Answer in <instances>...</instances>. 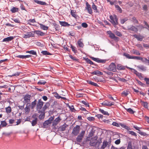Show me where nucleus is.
<instances>
[{
    "label": "nucleus",
    "mask_w": 149,
    "mask_h": 149,
    "mask_svg": "<svg viewBox=\"0 0 149 149\" xmlns=\"http://www.w3.org/2000/svg\"><path fill=\"white\" fill-rule=\"evenodd\" d=\"M110 22L114 25L116 26L118 24V19L117 16L115 15H113V16L110 15Z\"/></svg>",
    "instance_id": "nucleus-1"
},
{
    "label": "nucleus",
    "mask_w": 149,
    "mask_h": 149,
    "mask_svg": "<svg viewBox=\"0 0 149 149\" xmlns=\"http://www.w3.org/2000/svg\"><path fill=\"white\" fill-rule=\"evenodd\" d=\"M106 69L109 71L116 72L117 71L116 66L114 63H111Z\"/></svg>",
    "instance_id": "nucleus-2"
},
{
    "label": "nucleus",
    "mask_w": 149,
    "mask_h": 149,
    "mask_svg": "<svg viewBox=\"0 0 149 149\" xmlns=\"http://www.w3.org/2000/svg\"><path fill=\"white\" fill-rule=\"evenodd\" d=\"M80 130V126L76 125L75 127H74L72 130V134L74 136H77L79 133Z\"/></svg>",
    "instance_id": "nucleus-3"
},
{
    "label": "nucleus",
    "mask_w": 149,
    "mask_h": 149,
    "mask_svg": "<svg viewBox=\"0 0 149 149\" xmlns=\"http://www.w3.org/2000/svg\"><path fill=\"white\" fill-rule=\"evenodd\" d=\"M85 133V131H82L77 136L76 139V140L78 142L80 143L81 142L84 136Z\"/></svg>",
    "instance_id": "nucleus-4"
},
{
    "label": "nucleus",
    "mask_w": 149,
    "mask_h": 149,
    "mask_svg": "<svg viewBox=\"0 0 149 149\" xmlns=\"http://www.w3.org/2000/svg\"><path fill=\"white\" fill-rule=\"evenodd\" d=\"M34 37V34L33 32H27L25 34H23L22 36L23 38L26 39Z\"/></svg>",
    "instance_id": "nucleus-5"
},
{
    "label": "nucleus",
    "mask_w": 149,
    "mask_h": 149,
    "mask_svg": "<svg viewBox=\"0 0 149 149\" xmlns=\"http://www.w3.org/2000/svg\"><path fill=\"white\" fill-rule=\"evenodd\" d=\"M107 33L109 35V37L111 39L114 40H118L119 38L118 37L116 36L111 31H107Z\"/></svg>",
    "instance_id": "nucleus-6"
},
{
    "label": "nucleus",
    "mask_w": 149,
    "mask_h": 149,
    "mask_svg": "<svg viewBox=\"0 0 149 149\" xmlns=\"http://www.w3.org/2000/svg\"><path fill=\"white\" fill-rule=\"evenodd\" d=\"M44 102L41 100V99L39 100L38 102L36 105V109L37 110H40L42 108Z\"/></svg>",
    "instance_id": "nucleus-7"
},
{
    "label": "nucleus",
    "mask_w": 149,
    "mask_h": 149,
    "mask_svg": "<svg viewBox=\"0 0 149 149\" xmlns=\"http://www.w3.org/2000/svg\"><path fill=\"white\" fill-rule=\"evenodd\" d=\"M91 58L93 60L98 63H105L106 62L105 60L101 59L98 58H95L94 57H91Z\"/></svg>",
    "instance_id": "nucleus-8"
},
{
    "label": "nucleus",
    "mask_w": 149,
    "mask_h": 149,
    "mask_svg": "<svg viewBox=\"0 0 149 149\" xmlns=\"http://www.w3.org/2000/svg\"><path fill=\"white\" fill-rule=\"evenodd\" d=\"M114 102H111L109 101L105 100L104 101L102 104L104 106H111L114 104Z\"/></svg>",
    "instance_id": "nucleus-9"
},
{
    "label": "nucleus",
    "mask_w": 149,
    "mask_h": 149,
    "mask_svg": "<svg viewBox=\"0 0 149 149\" xmlns=\"http://www.w3.org/2000/svg\"><path fill=\"white\" fill-rule=\"evenodd\" d=\"M86 9L87 10L88 12L90 14L92 15L93 13L92 10L91 8V5L88 2L86 3Z\"/></svg>",
    "instance_id": "nucleus-10"
},
{
    "label": "nucleus",
    "mask_w": 149,
    "mask_h": 149,
    "mask_svg": "<svg viewBox=\"0 0 149 149\" xmlns=\"http://www.w3.org/2000/svg\"><path fill=\"white\" fill-rule=\"evenodd\" d=\"M31 95L28 94L25 95L24 97V99L25 103H29L30 102Z\"/></svg>",
    "instance_id": "nucleus-11"
},
{
    "label": "nucleus",
    "mask_w": 149,
    "mask_h": 149,
    "mask_svg": "<svg viewBox=\"0 0 149 149\" xmlns=\"http://www.w3.org/2000/svg\"><path fill=\"white\" fill-rule=\"evenodd\" d=\"M126 68H128L127 66L122 65L120 64H118L116 66V69L118 70H124Z\"/></svg>",
    "instance_id": "nucleus-12"
},
{
    "label": "nucleus",
    "mask_w": 149,
    "mask_h": 149,
    "mask_svg": "<svg viewBox=\"0 0 149 149\" xmlns=\"http://www.w3.org/2000/svg\"><path fill=\"white\" fill-rule=\"evenodd\" d=\"M135 38H136L138 40L141 41L143 40V39L144 38L143 36L141 35H140L134 34L132 36Z\"/></svg>",
    "instance_id": "nucleus-13"
},
{
    "label": "nucleus",
    "mask_w": 149,
    "mask_h": 149,
    "mask_svg": "<svg viewBox=\"0 0 149 149\" xmlns=\"http://www.w3.org/2000/svg\"><path fill=\"white\" fill-rule=\"evenodd\" d=\"M127 28L128 30H130L135 32H137L138 31L137 28L133 25L128 26Z\"/></svg>",
    "instance_id": "nucleus-14"
},
{
    "label": "nucleus",
    "mask_w": 149,
    "mask_h": 149,
    "mask_svg": "<svg viewBox=\"0 0 149 149\" xmlns=\"http://www.w3.org/2000/svg\"><path fill=\"white\" fill-rule=\"evenodd\" d=\"M91 74L93 75H103V73L98 70H96L91 72Z\"/></svg>",
    "instance_id": "nucleus-15"
},
{
    "label": "nucleus",
    "mask_w": 149,
    "mask_h": 149,
    "mask_svg": "<svg viewBox=\"0 0 149 149\" xmlns=\"http://www.w3.org/2000/svg\"><path fill=\"white\" fill-rule=\"evenodd\" d=\"M130 69H132L131 68H130ZM133 72L136 74V76H138L139 78H143V76H142V74L141 73H139L137 72L136 70L135 69H133Z\"/></svg>",
    "instance_id": "nucleus-16"
},
{
    "label": "nucleus",
    "mask_w": 149,
    "mask_h": 149,
    "mask_svg": "<svg viewBox=\"0 0 149 149\" xmlns=\"http://www.w3.org/2000/svg\"><path fill=\"white\" fill-rule=\"evenodd\" d=\"M14 38L13 36H10L4 38L2 42H9L11 41Z\"/></svg>",
    "instance_id": "nucleus-17"
},
{
    "label": "nucleus",
    "mask_w": 149,
    "mask_h": 149,
    "mask_svg": "<svg viewBox=\"0 0 149 149\" xmlns=\"http://www.w3.org/2000/svg\"><path fill=\"white\" fill-rule=\"evenodd\" d=\"M108 142L106 141H104L102 143V144L100 149H104L108 145Z\"/></svg>",
    "instance_id": "nucleus-18"
},
{
    "label": "nucleus",
    "mask_w": 149,
    "mask_h": 149,
    "mask_svg": "<svg viewBox=\"0 0 149 149\" xmlns=\"http://www.w3.org/2000/svg\"><path fill=\"white\" fill-rule=\"evenodd\" d=\"M34 1L35 3L40 5H47V3L45 2L39 1L38 0H34Z\"/></svg>",
    "instance_id": "nucleus-19"
},
{
    "label": "nucleus",
    "mask_w": 149,
    "mask_h": 149,
    "mask_svg": "<svg viewBox=\"0 0 149 149\" xmlns=\"http://www.w3.org/2000/svg\"><path fill=\"white\" fill-rule=\"evenodd\" d=\"M137 60H141L142 62H144V58H142L140 56H133V59Z\"/></svg>",
    "instance_id": "nucleus-20"
},
{
    "label": "nucleus",
    "mask_w": 149,
    "mask_h": 149,
    "mask_svg": "<svg viewBox=\"0 0 149 149\" xmlns=\"http://www.w3.org/2000/svg\"><path fill=\"white\" fill-rule=\"evenodd\" d=\"M36 33L40 36H44L45 33L40 31H34Z\"/></svg>",
    "instance_id": "nucleus-21"
},
{
    "label": "nucleus",
    "mask_w": 149,
    "mask_h": 149,
    "mask_svg": "<svg viewBox=\"0 0 149 149\" xmlns=\"http://www.w3.org/2000/svg\"><path fill=\"white\" fill-rule=\"evenodd\" d=\"M60 24L63 26H70V24H68L67 22H65L59 21Z\"/></svg>",
    "instance_id": "nucleus-22"
},
{
    "label": "nucleus",
    "mask_w": 149,
    "mask_h": 149,
    "mask_svg": "<svg viewBox=\"0 0 149 149\" xmlns=\"http://www.w3.org/2000/svg\"><path fill=\"white\" fill-rule=\"evenodd\" d=\"M92 9L94 10L95 12L96 13H99L98 10L97 9V6L95 5V3L93 2L92 6Z\"/></svg>",
    "instance_id": "nucleus-23"
},
{
    "label": "nucleus",
    "mask_w": 149,
    "mask_h": 149,
    "mask_svg": "<svg viewBox=\"0 0 149 149\" xmlns=\"http://www.w3.org/2000/svg\"><path fill=\"white\" fill-rule=\"evenodd\" d=\"M41 29L45 30H47L48 29V27L45 26L41 24H39Z\"/></svg>",
    "instance_id": "nucleus-24"
},
{
    "label": "nucleus",
    "mask_w": 149,
    "mask_h": 149,
    "mask_svg": "<svg viewBox=\"0 0 149 149\" xmlns=\"http://www.w3.org/2000/svg\"><path fill=\"white\" fill-rule=\"evenodd\" d=\"M99 111L104 115H107L108 116L109 115V113L107 111H105L103 109H99Z\"/></svg>",
    "instance_id": "nucleus-25"
},
{
    "label": "nucleus",
    "mask_w": 149,
    "mask_h": 149,
    "mask_svg": "<svg viewBox=\"0 0 149 149\" xmlns=\"http://www.w3.org/2000/svg\"><path fill=\"white\" fill-rule=\"evenodd\" d=\"M103 72L106 74L109 75L110 77L112 76L114 74L112 72V71H103Z\"/></svg>",
    "instance_id": "nucleus-26"
},
{
    "label": "nucleus",
    "mask_w": 149,
    "mask_h": 149,
    "mask_svg": "<svg viewBox=\"0 0 149 149\" xmlns=\"http://www.w3.org/2000/svg\"><path fill=\"white\" fill-rule=\"evenodd\" d=\"M19 10V8L15 7H13L11 9L10 11L13 13H14L16 12H18Z\"/></svg>",
    "instance_id": "nucleus-27"
},
{
    "label": "nucleus",
    "mask_w": 149,
    "mask_h": 149,
    "mask_svg": "<svg viewBox=\"0 0 149 149\" xmlns=\"http://www.w3.org/2000/svg\"><path fill=\"white\" fill-rule=\"evenodd\" d=\"M123 55L128 59H133V56H130L128 53H123Z\"/></svg>",
    "instance_id": "nucleus-28"
},
{
    "label": "nucleus",
    "mask_w": 149,
    "mask_h": 149,
    "mask_svg": "<svg viewBox=\"0 0 149 149\" xmlns=\"http://www.w3.org/2000/svg\"><path fill=\"white\" fill-rule=\"evenodd\" d=\"M81 39H79L78 40L77 44L79 47H83L84 45L83 42L81 41Z\"/></svg>",
    "instance_id": "nucleus-29"
},
{
    "label": "nucleus",
    "mask_w": 149,
    "mask_h": 149,
    "mask_svg": "<svg viewBox=\"0 0 149 149\" xmlns=\"http://www.w3.org/2000/svg\"><path fill=\"white\" fill-rule=\"evenodd\" d=\"M137 68L139 70H141L143 71H144L146 70V68L143 65L138 66Z\"/></svg>",
    "instance_id": "nucleus-30"
},
{
    "label": "nucleus",
    "mask_w": 149,
    "mask_h": 149,
    "mask_svg": "<svg viewBox=\"0 0 149 149\" xmlns=\"http://www.w3.org/2000/svg\"><path fill=\"white\" fill-rule=\"evenodd\" d=\"M76 13V12H74V10H71V15L75 18H77V16Z\"/></svg>",
    "instance_id": "nucleus-31"
},
{
    "label": "nucleus",
    "mask_w": 149,
    "mask_h": 149,
    "mask_svg": "<svg viewBox=\"0 0 149 149\" xmlns=\"http://www.w3.org/2000/svg\"><path fill=\"white\" fill-rule=\"evenodd\" d=\"M51 123L48 120L44 122L43 124V126L44 127H45L47 125Z\"/></svg>",
    "instance_id": "nucleus-32"
},
{
    "label": "nucleus",
    "mask_w": 149,
    "mask_h": 149,
    "mask_svg": "<svg viewBox=\"0 0 149 149\" xmlns=\"http://www.w3.org/2000/svg\"><path fill=\"white\" fill-rule=\"evenodd\" d=\"M28 104H27L26 107L24 109L25 111V114H28L30 111V109L29 107L28 106Z\"/></svg>",
    "instance_id": "nucleus-33"
},
{
    "label": "nucleus",
    "mask_w": 149,
    "mask_h": 149,
    "mask_svg": "<svg viewBox=\"0 0 149 149\" xmlns=\"http://www.w3.org/2000/svg\"><path fill=\"white\" fill-rule=\"evenodd\" d=\"M87 82L89 84H91V85H93V86L97 87L98 86V85L97 84L93 82H92L91 81H87Z\"/></svg>",
    "instance_id": "nucleus-34"
},
{
    "label": "nucleus",
    "mask_w": 149,
    "mask_h": 149,
    "mask_svg": "<svg viewBox=\"0 0 149 149\" xmlns=\"http://www.w3.org/2000/svg\"><path fill=\"white\" fill-rule=\"evenodd\" d=\"M49 105L50 104L49 103H46L42 108L43 111H45L47 108H48Z\"/></svg>",
    "instance_id": "nucleus-35"
},
{
    "label": "nucleus",
    "mask_w": 149,
    "mask_h": 149,
    "mask_svg": "<svg viewBox=\"0 0 149 149\" xmlns=\"http://www.w3.org/2000/svg\"><path fill=\"white\" fill-rule=\"evenodd\" d=\"M6 112L7 113H10L12 111L11 107L10 106H9L7 107L6 108Z\"/></svg>",
    "instance_id": "nucleus-36"
},
{
    "label": "nucleus",
    "mask_w": 149,
    "mask_h": 149,
    "mask_svg": "<svg viewBox=\"0 0 149 149\" xmlns=\"http://www.w3.org/2000/svg\"><path fill=\"white\" fill-rule=\"evenodd\" d=\"M26 53H29V54H30L32 55H37V53L36 52V51H34L33 50L29 51H26Z\"/></svg>",
    "instance_id": "nucleus-37"
},
{
    "label": "nucleus",
    "mask_w": 149,
    "mask_h": 149,
    "mask_svg": "<svg viewBox=\"0 0 149 149\" xmlns=\"http://www.w3.org/2000/svg\"><path fill=\"white\" fill-rule=\"evenodd\" d=\"M141 103L144 107L145 108H148V103L147 102L141 101Z\"/></svg>",
    "instance_id": "nucleus-38"
},
{
    "label": "nucleus",
    "mask_w": 149,
    "mask_h": 149,
    "mask_svg": "<svg viewBox=\"0 0 149 149\" xmlns=\"http://www.w3.org/2000/svg\"><path fill=\"white\" fill-rule=\"evenodd\" d=\"M53 94L54 95V96L57 99H59L61 97V96L56 92L53 93Z\"/></svg>",
    "instance_id": "nucleus-39"
},
{
    "label": "nucleus",
    "mask_w": 149,
    "mask_h": 149,
    "mask_svg": "<svg viewBox=\"0 0 149 149\" xmlns=\"http://www.w3.org/2000/svg\"><path fill=\"white\" fill-rule=\"evenodd\" d=\"M67 126L66 124H65L60 127V129L62 131H64L65 130Z\"/></svg>",
    "instance_id": "nucleus-40"
},
{
    "label": "nucleus",
    "mask_w": 149,
    "mask_h": 149,
    "mask_svg": "<svg viewBox=\"0 0 149 149\" xmlns=\"http://www.w3.org/2000/svg\"><path fill=\"white\" fill-rule=\"evenodd\" d=\"M130 92L127 90H125L122 93V95H124L125 96H127L130 93Z\"/></svg>",
    "instance_id": "nucleus-41"
},
{
    "label": "nucleus",
    "mask_w": 149,
    "mask_h": 149,
    "mask_svg": "<svg viewBox=\"0 0 149 149\" xmlns=\"http://www.w3.org/2000/svg\"><path fill=\"white\" fill-rule=\"evenodd\" d=\"M1 125L2 127H6L7 125L5 120L1 121Z\"/></svg>",
    "instance_id": "nucleus-42"
},
{
    "label": "nucleus",
    "mask_w": 149,
    "mask_h": 149,
    "mask_svg": "<svg viewBox=\"0 0 149 149\" xmlns=\"http://www.w3.org/2000/svg\"><path fill=\"white\" fill-rule=\"evenodd\" d=\"M128 19L127 17H125L123 19H120V23L121 24H123Z\"/></svg>",
    "instance_id": "nucleus-43"
},
{
    "label": "nucleus",
    "mask_w": 149,
    "mask_h": 149,
    "mask_svg": "<svg viewBox=\"0 0 149 149\" xmlns=\"http://www.w3.org/2000/svg\"><path fill=\"white\" fill-rule=\"evenodd\" d=\"M37 118L33 120L31 124L32 126H34L37 123Z\"/></svg>",
    "instance_id": "nucleus-44"
},
{
    "label": "nucleus",
    "mask_w": 149,
    "mask_h": 149,
    "mask_svg": "<svg viewBox=\"0 0 149 149\" xmlns=\"http://www.w3.org/2000/svg\"><path fill=\"white\" fill-rule=\"evenodd\" d=\"M126 111L131 114H133L134 112L131 108L125 109Z\"/></svg>",
    "instance_id": "nucleus-45"
},
{
    "label": "nucleus",
    "mask_w": 149,
    "mask_h": 149,
    "mask_svg": "<svg viewBox=\"0 0 149 149\" xmlns=\"http://www.w3.org/2000/svg\"><path fill=\"white\" fill-rule=\"evenodd\" d=\"M46 83V82L44 80H40L37 84L38 85H44Z\"/></svg>",
    "instance_id": "nucleus-46"
},
{
    "label": "nucleus",
    "mask_w": 149,
    "mask_h": 149,
    "mask_svg": "<svg viewBox=\"0 0 149 149\" xmlns=\"http://www.w3.org/2000/svg\"><path fill=\"white\" fill-rule=\"evenodd\" d=\"M41 53L44 55H50L51 54L47 51H42L41 52Z\"/></svg>",
    "instance_id": "nucleus-47"
},
{
    "label": "nucleus",
    "mask_w": 149,
    "mask_h": 149,
    "mask_svg": "<svg viewBox=\"0 0 149 149\" xmlns=\"http://www.w3.org/2000/svg\"><path fill=\"white\" fill-rule=\"evenodd\" d=\"M128 133L130 134H131L132 136H136V134L133 131H128Z\"/></svg>",
    "instance_id": "nucleus-48"
},
{
    "label": "nucleus",
    "mask_w": 149,
    "mask_h": 149,
    "mask_svg": "<svg viewBox=\"0 0 149 149\" xmlns=\"http://www.w3.org/2000/svg\"><path fill=\"white\" fill-rule=\"evenodd\" d=\"M115 7L117 9V10H118V11H119V12L120 13L122 12V10L119 6L115 5Z\"/></svg>",
    "instance_id": "nucleus-49"
},
{
    "label": "nucleus",
    "mask_w": 149,
    "mask_h": 149,
    "mask_svg": "<svg viewBox=\"0 0 149 149\" xmlns=\"http://www.w3.org/2000/svg\"><path fill=\"white\" fill-rule=\"evenodd\" d=\"M61 119L60 118L59 116H58L57 118L55 119L54 121V122H55L58 123L61 121Z\"/></svg>",
    "instance_id": "nucleus-50"
},
{
    "label": "nucleus",
    "mask_w": 149,
    "mask_h": 149,
    "mask_svg": "<svg viewBox=\"0 0 149 149\" xmlns=\"http://www.w3.org/2000/svg\"><path fill=\"white\" fill-rule=\"evenodd\" d=\"M86 61L87 63L91 65H94V63L91 60L88 58L86 59Z\"/></svg>",
    "instance_id": "nucleus-51"
},
{
    "label": "nucleus",
    "mask_w": 149,
    "mask_h": 149,
    "mask_svg": "<svg viewBox=\"0 0 149 149\" xmlns=\"http://www.w3.org/2000/svg\"><path fill=\"white\" fill-rule=\"evenodd\" d=\"M133 53L137 55H140V53L139 52L135 49L133 50Z\"/></svg>",
    "instance_id": "nucleus-52"
},
{
    "label": "nucleus",
    "mask_w": 149,
    "mask_h": 149,
    "mask_svg": "<svg viewBox=\"0 0 149 149\" xmlns=\"http://www.w3.org/2000/svg\"><path fill=\"white\" fill-rule=\"evenodd\" d=\"M132 21L135 23L138 24V21L135 17H133L132 18Z\"/></svg>",
    "instance_id": "nucleus-53"
},
{
    "label": "nucleus",
    "mask_w": 149,
    "mask_h": 149,
    "mask_svg": "<svg viewBox=\"0 0 149 149\" xmlns=\"http://www.w3.org/2000/svg\"><path fill=\"white\" fill-rule=\"evenodd\" d=\"M87 119L90 121H94L95 118L94 117H88L87 118Z\"/></svg>",
    "instance_id": "nucleus-54"
},
{
    "label": "nucleus",
    "mask_w": 149,
    "mask_h": 149,
    "mask_svg": "<svg viewBox=\"0 0 149 149\" xmlns=\"http://www.w3.org/2000/svg\"><path fill=\"white\" fill-rule=\"evenodd\" d=\"M36 100H35L34 101L31 102L32 108H34L36 104Z\"/></svg>",
    "instance_id": "nucleus-55"
},
{
    "label": "nucleus",
    "mask_w": 149,
    "mask_h": 149,
    "mask_svg": "<svg viewBox=\"0 0 149 149\" xmlns=\"http://www.w3.org/2000/svg\"><path fill=\"white\" fill-rule=\"evenodd\" d=\"M95 117H97L99 119H102L103 116L100 114H97L95 115Z\"/></svg>",
    "instance_id": "nucleus-56"
},
{
    "label": "nucleus",
    "mask_w": 149,
    "mask_h": 149,
    "mask_svg": "<svg viewBox=\"0 0 149 149\" xmlns=\"http://www.w3.org/2000/svg\"><path fill=\"white\" fill-rule=\"evenodd\" d=\"M115 34L118 36L121 37L122 36V34L119 31H116L115 32Z\"/></svg>",
    "instance_id": "nucleus-57"
},
{
    "label": "nucleus",
    "mask_w": 149,
    "mask_h": 149,
    "mask_svg": "<svg viewBox=\"0 0 149 149\" xmlns=\"http://www.w3.org/2000/svg\"><path fill=\"white\" fill-rule=\"evenodd\" d=\"M127 149H132V145L131 143H128Z\"/></svg>",
    "instance_id": "nucleus-58"
},
{
    "label": "nucleus",
    "mask_w": 149,
    "mask_h": 149,
    "mask_svg": "<svg viewBox=\"0 0 149 149\" xmlns=\"http://www.w3.org/2000/svg\"><path fill=\"white\" fill-rule=\"evenodd\" d=\"M144 80L146 82V84L149 86V78H145Z\"/></svg>",
    "instance_id": "nucleus-59"
},
{
    "label": "nucleus",
    "mask_w": 149,
    "mask_h": 149,
    "mask_svg": "<svg viewBox=\"0 0 149 149\" xmlns=\"http://www.w3.org/2000/svg\"><path fill=\"white\" fill-rule=\"evenodd\" d=\"M82 103L85 105L87 107H89V104L87 102H86L84 101H81Z\"/></svg>",
    "instance_id": "nucleus-60"
},
{
    "label": "nucleus",
    "mask_w": 149,
    "mask_h": 149,
    "mask_svg": "<svg viewBox=\"0 0 149 149\" xmlns=\"http://www.w3.org/2000/svg\"><path fill=\"white\" fill-rule=\"evenodd\" d=\"M45 116L44 113L42 114H40L39 116V118L41 120L44 118Z\"/></svg>",
    "instance_id": "nucleus-61"
},
{
    "label": "nucleus",
    "mask_w": 149,
    "mask_h": 149,
    "mask_svg": "<svg viewBox=\"0 0 149 149\" xmlns=\"http://www.w3.org/2000/svg\"><path fill=\"white\" fill-rule=\"evenodd\" d=\"M144 62L147 63L148 65H149V57L148 58V59L144 58Z\"/></svg>",
    "instance_id": "nucleus-62"
},
{
    "label": "nucleus",
    "mask_w": 149,
    "mask_h": 149,
    "mask_svg": "<svg viewBox=\"0 0 149 149\" xmlns=\"http://www.w3.org/2000/svg\"><path fill=\"white\" fill-rule=\"evenodd\" d=\"M81 25L83 27L85 28H87L88 26L87 24L85 22L82 23Z\"/></svg>",
    "instance_id": "nucleus-63"
},
{
    "label": "nucleus",
    "mask_w": 149,
    "mask_h": 149,
    "mask_svg": "<svg viewBox=\"0 0 149 149\" xmlns=\"http://www.w3.org/2000/svg\"><path fill=\"white\" fill-rule=\"evenodd\" d=\"M112 125L114 126L118 127L119 126V124L118 123H117L114 122L112 123Z\"/></svg>",
    "instance_id": "nucleus-64"
}]
</instances>
